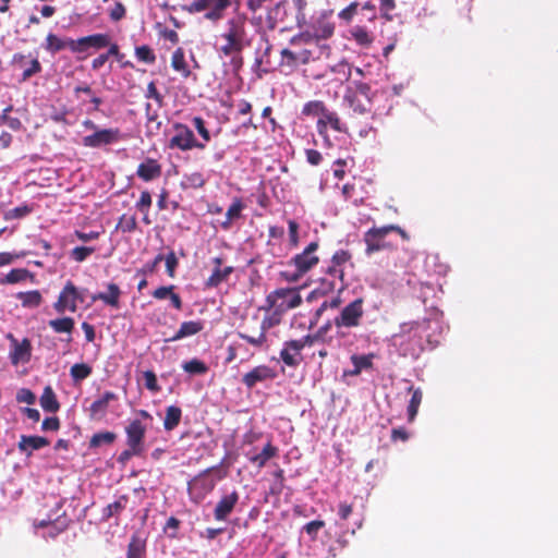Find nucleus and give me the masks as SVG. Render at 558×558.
<instances>
[{
    "label": "nucleus",
    "mask_w": 558,
    "mask_h": 558,
    "mask_svg": "<svg viewBox=\"0 0 558 558\" xmlns=\"http://www.w3.org/2000/svg\"><path fill=\"white\" fill-rule=\"evenodd\" d=\"M85 298L75 284L69 280L59 293V296L53 304V308L62 314L65 311L75 313L77 311V303H84Z\"/></svg>",
    "instance_id": "nucleus-6"
},
{
    "label": "nucleus",
    "mask_w": 558,
    "mask_h": 558,
    "mask_svg": "<svg viewBox=\"0 0 558 558\" xmlns=\"http://www.w3.org/2000/svg\"><path fill=\"white\" fill-rule=\"evenodd\" d=\"M347 92H351L352 94L357 95V97L372 102L371 87L367 83L356 82L354 84V88L349 87Z\"/></svg>",
    "instance_id": "nucleus-57"
},
{
    "label": "nucleus",
    "mask_w": 558,
    "mask_h": 558,
    "mask_svg": "<svg viewBox=\"0 0 558 558\" xmlns=\"http://www.w3.org/2000/svg\"><path fill=\"white\" fill-rule=\"evenodd\" d=\"M122 138L119 129L97 130L90 135L83 137L82 143L85 147L99 148L119 142Z\"/></svg>",
    "instance_id": "nucleus-10"
},
{
    "label": "nucleus",
    "mask_w": 558,
    "mask_h": 558,
    "mask_svg": "<svg viewBox=\"0 0 558 558\" xmlns=\"http://www.w3.org/2000/svg\"><path fill=\"white\" fill-rule=\"evenodd\" d=\"M173 129L175 134L169 141V148H178L182 151L191 150L193 148H205V144L195 138L193 131L187 125L183 123H174Z\"/></svg>",
    "instance_id": "nucleus-7"
},
{
    "label": "nucleus",
    "mask_w": 558,
    "mask_h": 558,
    "mask_svg": "<svg viewBox=\"0 0 558 558\" xmlns=\"http://www.w3.org/2000/svg\"><path fill=\"white\" fill-rule=\"evenodd\" d=\"M192 122L197 133L204 140V142H209L211 140V136L208 129L206 128L204 119L202 117H194Z\"/></svg>",
    "instance_id": "nucleus-60"
},
{
    "label": "nucleus",
    "mask_w": 558,
    "mask_h": 558,
    "mask_svg": "<svg viewBox=\"0 0 558 558\" xmlns=\"http://www.w3.org/2000/svg\"><path fill=\"white\" fill-rule=\"evenodd\" d=\"M146 427L141 421L134 420L125 427L126 444L135 453L143 452V442L145 438Z\"/></svg>",
    "instance_id": "nucleus-12"
},
{
    "label": "nucleus",
    "mask_w": 558,
    "mask_h": 558,
    "mask_svg": "<svg viewBox=\"0 0 558 558\" xmlns=\"http://www.w3.org/2000/svg\"><path fill=\"white\" fill-rule=\"evenodd\" d=\"M110 45V36L104 33H97L76 39V53H83L88 49H102Z\"/></svg>",
    "instance_id": "nucleus-14"
},
{
    "label": "nucleus",
    "mask_w": 558,
    "mask_h": 558,
    "mask_svg": "<svg viewBox=\"0 0 558 558\" xmlns=\"http://www.w3.org/2000/svg\"><path fill=\"white\" fill-rule=\"evenodd\" d=\"M396 9V1L395 0H379V10L381 13V16L386 21H392L393 16L391 15V11Z\"/></svg>",
    "instance_id": "nucleus-61"
},
{
    "label": "nucleus",
    "mask_w": 558,
    "mask_h": 558,
    "mask_svg": "<svg viewBox=\"0 0 558 558\" xmlns=\"http://www.w3.org/2000/svg\"><path fill=\"white\" fill-rule=\"evenodd\" d=\"M245 20L243 17H233L227 22V29L221 34V38L230 44L245 48L248 45Z\"/></svg>",
    "instance_id": "nucleus-9"
},
{
    "label": "nucleus",
    "mask_w": 558,
    "mask_h": 558,
    "mask_svg": "<svg viewBox=\"0 0 558 558\" xmlns=\"http://www.w3.org/2000/svg\"><path fill=\"white\" fill-rule=\"evenodd\" d=\"M117 228L124 233H131L137 228V221L135 215H122L119 219Z\"/></svg>",
    "instance_id": "nucleus-52"
},
{
    "label": "nucleus",
    "mask_w": 558,
    "mask_h": 558,
    "mask_svg": "<svg viewBox=\"0 0 558 558\" xmlns=\"http://www.w3.org/2000/svg\"><path fill=\"white\" fill-rule=\"evenodd\" d=\"M341 304V299L339 296L332 298L330 301L325 300L320 306L315 311L313 318L310 320V328H313L317 325L320 316L327 308H338Z\"/></svg>",
    "instance_id": "nucleus-45"
},
{
    "label": "nucleus",
    "mask_w": 558,
    "mask_h": 558,
    "mask_svg": "<svg viewBox=\"0 0 558 558\" xmlns=\"http://www.w3.org/2000/svg\"><path fill=\"white\" fill-rule=\"evenodd\" d=\"M136 174L145 182L151 181L161 175V166L156 159L147 158L138 165Z\"/></svg>",
    "instance_id": "nucleus-22"
},
{
    "label": "nucleus",
    "mask_w": 558,
    "mask_h": 558,
    "mask_svg": "<svg viewBox=\"0 0 558 558\" xmlns=\"http://www.w3.org/2000/svg\"><path fill=\"white\" fill-rule=\"evenodd\" d=\"M75 44L76 39L61 38L53 33H49L46 36L44 48L51 54H56L64 49H69L71 52L76 53Z\"/></svg>",
    "instance_id": "nucleus-16"
},
{
    "label": "nucleus",
    "mask_w": 558,
    "mask_h": 558,
    "mask_svg": "<svg viewBox=\"0 0 558 558\" xmlns=\"http://www.w3.org/2000/svg\"><path fill=\"white\" fill-rule=\"evenodd\" d=\"M277 454L278 448L268 441L259 453L250 458V461L260 469L265 466L268 460L276 457Z\"/></svg>",
    "instance_id": "nucleus-32"
},
{
    "label": "nucleus",
    "mask_w": 558,
    "mask_h": 558,
    "mask_svg": "<svg viewBox=\"0 0 558 558\" xmlns=\"http://www.w3.org/2000/svg\"><path fill=\"white\" fill-rule=\"evenodd\" d=\"M49 444L50 441L43 436L22 435L17 444V449L20 452L31 457L34 450H39L47 447Z\"/></svg>",
    "instance_id": "nucleus-20"
},
{
    "label": "nucleus",
    "mask_w": 558,
    "mask_h": 558,
    "mask_svg": "<svg viewBox=\"0 0 558 558\" xmlns=\"http://www.w3.org/2000/svg\"><path fill=\"white\" fill-rule=\"evenodd\" d=\"M233 267L228 266L225 268L215 267L213 274L206 281V286L209 288L218 287L222 281L227 280V278L232 274Z\"/></svg>",
    "instance_id": "nucleus-42"
},
{
    "label": "nucleus",
    "mask_w": 558,
    "mask_h": 558,
    "mask_svg": "<svg viewBox=\"0 0 558 558\" xmlns=\"http://www.w3.org/2000/svg\"><path fill=\"white\" fill-rule=\"evenodd\" d=\"M318 248L319 243L317 241H313L303 250V252L296 254L289 262V266L294 267L291 280L298 281L319 263V257L316 254Z\"/></svg>",
    "instance_id": "nucleus-3"
},
{
    "label": "nucleus",
    "mask_w": 558,
    "mask_h": 558,
    "mask_svg": "<svg viewBox=\"0 0 558 558\" xmlns=\"http://www.w3.org/2000/svg\"><path fill=\"white\" fill-rule=\"evenodd\" d=\"M364 300L362 298L355 299L345 305L340 314L333 319V324L338 329V335L342 336V328H355L361 325L364 315Z\"/></svg>",
    "instance_id": "nucleus-5"
},
{
    "label": "nucleus",
    "mask_w": 558,
    "mask_h": 558,
    "mask_svg": "<svg viewBox=\"0 0 558 558\" xmlns=\"http://www.w3.org/2000/svg\"><path fill=\"white\" fill-rule=\"evenodd\" d=\"M301 303L302 298L295 290L281 288L267 295L266 305L262 308L270 311L272 307H278L279 311L284 313L288 310L300 306Z\"/></svg>",
    "instance_id": "nucleus-4"
},
{
    "label": "nucleus",
    "mask_w": 558,
    "mask_h": 558,
    "mask_svg": "<svg viewBox=\"0 0 558 558\" xmlns=\"http://www.w3.org/2000/svg\"><path fill=\"white\" fill-rule=\"evenodd\" d=\"M236 335L256 351H266L269 348L268 337L259 326L257 328L242 327Z\"/></svg>",
    "instance_id": "nucleus-11"
},
{
    "label": "nucleus",
    "mask_w": 558,
    "mask_h": 558,
    "mask_svg": "<svg viewBox=\"0 0 558 558\" xmlns=\"http://www.w3.org/2000/svg\"><path fill=\"white\" fill-rule=\"evenodd\" d=\"M146 555V538L140 532L132 534L128 545L126 558H144Z\"/></svg>",
    "instance_id": "nucleus-28"
},
{
    "label": "nucleus",
    "mask_w": 558,
    "mask_h": 558,
    "mask_svg": "<svg viewBox=\"0 0 558 558\" xmlns=\"http://www.w3.org/2000/svg\"><path fill=\"white\" fill-rule=\"evenodd\" d=\"M272 313L264 316L259 323L260 329L267 335V331L281 323L282 312L278 307H272Z\"/></svg>",
    "instance_id": "nucleus-44"
},
{
    "label": "nucleus",
    "mask_w": 558,
    "mask_h": 558,
    "mask_svg": "<svg viewBox=\"0 0 558 558\" xmlns=\"http://www.w3.org/2000/svg\"><path fill=\"white\" fill-rule=\"evenodd\" d=\"M359 9L360 3L357 1H352L349 5L338 12V19L344 24H350L353 17L357 14Z\"/></svg>",
    "instance_id": "nucleus-50"
},
{
    "label": "nucleus",
    "mask_w": 558,
    "mask_h": 558,
    "mask_svg": "<svg viewBox=\"0 0 558 558\" xmlns=\"http://www.w3.org/2000/svg\"><path fill=\"white\" fill-rule=\"evenodd\" d=\"M204 329V323L202 320H187L183 322L177 332L166 339V342H174L181 339L195 336Z\"/></svg>",
    "instance_id": "nucleus-21"
},
{
    "label": "nucleus",
    "mask_w": 558,
    "mask_h": 558,
    "mask_svg": "<svg viewBox=\"0 0 558 558\" xmlns=\"http://www.w3.org/2000/svg\"><path fill=\"white\" fill-rule=\"evenodd\" d=\"M71 520L68 518L65 513L58 515L56 519L51 520H41L38 522L37 526L39 527H48V535L50 537H56L61 532L65 531L70 525Z\"/></svg>",
    "instance_id": "nucleus-27"
},
{
    "label": "nucleus",
    "mask_w": 558,
    "mask_h": 558,
    "mask_svg": "<svg viewBox=\"0 0 558 558\" xmlns=\"http://www.w3.org/2000/svg\"><path fill=\"white\" fill-rule=\"evenodd\" d=\"M344 100L349 104L350 108H352L354 112L363 114L371 111L372 102H369V100H364L363 98L357 97V95H354L351 92L345 93Z\"/></svg>",
    "instance_id": "nucleus-39"
},
{
    "label": "nucleus",
    "mask_w": 558,
    "mask_h": 558,
    "mask_svg": "<svg viewBox=\"0 0 558 558\" xmlns=\"http://www.w3.org/2000/svg\"><path fill=\"white\" fill-rule=\"evenodd\" d=\"M215 468H209L189 482L187 492L192 501L201 502L215 488V481L208 477V473Z\"/></svg>",
    "instance_id": "nucleus-8"
},
{
    "label": "nucleus",
    "mask_w": 558,
    "mask_h": 558,
    "mask_svg": "<svg viewBox=\"0 0 558 558\" xmlns=\"http://www.w3.org/2000/svg\"><path fill=\"white\" fill-rule=\"evenodd\" d=\"M128 501L129 497L126 495H122L112 504L107 505L102 509V519L107 521L112 517L120 515V513L125 509Z\"/></svg>",
    "instance_id": "nucleus-34"
},
{
    "label": "nucleus",
    "mask_w": 558,
    "mask_h": 558,
    "mask_svg": "<svg viewBox=\"0 0 558 558\" xmlns=\"http://www.w3.org/2000/svg\"><path fill=\"white\" fill-rule=\"evenodd\" d=\"M230 5L231 0H194L190 4L182 5V10L190 14L204 12L206 20L218 22L225 17Z\"/></svg>",
    "instance_id": "nucleus-2"
},
{
    "label": "nucleus",
    "mask_w": 558,
    "mask_h": 558,
    "mask_svg": "<svg viewBox=\"0 0 558 558\" xmlns=\"http://www.w3.org/2000/svg\"><path fill=\"white\" fill-rule=\"evenodd\" d=\"M135 56L140 61L145 62L147 64H151L156 61V56L153 49L147 45L136 47Z\"/></svg>",
    "instance_id": "nucleus-55"
},
{
    "label": "nucleus",
    "mask_w": 558,
    "mask_h": 558,
    "mask_svg": "<svg viewBox=\"0 0 558 558\" xmlns=\"http://www.w3.org/2000/svg\"><path fill=\"white\" fill-rule=\"evenodd\" d=\"M327 107L320 100H313L306 102L302 108V114L306 117H323Z\"/></svg>",
    "instance_id": "nucleus-46"
},
{
    "label": "nucleus",
    "mask_w": 558,
    "mask_h": 558,
    "mask_svg": "<svg viewBox=\"0 0 558 558\" xmlns=\"http://www.w3.org/2000/svg\"><path fill=\"white\" fill-rule=\"evenodd\" d=\"M350 38L355 41L356 45L363 48H368L374 43V35L365 26L354 25L349 31Z\"/></svg>",
    "instance_id": "nucleus-29"
},
{
    "label": "nucleus",
    "mask_w": 558,
    "mask_h": 558,
    "mask_svg": "<svg viewBox=\"0 0 558 558\" xmlns=\"http://www.w3.org/2000/svg\"><path fill=\"white\" fill-rule=\"evenodd\" d=\"M244 204L241 198H235L226 213V220L221 222V228L228 230L232 222L241 217Z\"/></svg>",
    "instance_id": "nucleus-36"
},
{
    "label": "nucleus",
    "mask_w": 558,
    "mask_h": 558,
    "mask_svg": "<svg viewBox=\"0 0 558 558\" xmlns=\"http://www.w3.org/2000/svg\"><path fill=\"white\" fill-rule=\"evenodd\" d=\"M409 391L412 392V397L408 405V418L410 422H412L415 418L418 408L422 403L423 392L420 388H414L413 386L409 387Z\"/></svg>",
    "instance_id": "nucleus-41"
},
{
    "label": "nucleus",
    "mask_w": 558,
    "mask_h": 558,
    "mask_svg": "<svg viewBox=\"0 0 558 558\" xmlns=\"http://www.w3.org/2000/svg\"><path fill=\"white\" fill-rule=\"evenodd\" d=\"M15 296L26 308H36L43 303V295L38 290L19 292Z\"/></svg>",
    "instance_id": "nucleus-33"
},
{
    "label": "nucleus",
    "mask_w": 558,
    "mask_h": 558,
    "mask_svg": "<svg viewBox=\"0 0 558 558\" xmlns=\"http://www.w3.org/2000/svg\"><path fill=\"white\" fill-rule=\"evenodd\" d=\"M32 211V208L27 205L19 206L13 209L8 210L3 218L4 220H13V219H21L25 216H27Z\"/></svg>",
    "instance_id": "nucleus-59"
},
{
    "label": "nucleus",
    "mask_w": 558,
    "mask_h": 558,
    "mask_svg": "<svg viewBox=\"0 0 558 558\" xmlns=\"http://www.w3.org/2000/svg\"><path fill=\"white\" fill-rule=\"evenodd\" d=\"M71 520L68 518L65 513L58 515L56 519L51 520H41L38 522L37 526L39 527H48V535L50 537H56L61 532L65 531L70 525Z\"/></svg>",
    "instance_id": "nucleus-26"
},
{
    "label": "nucleus",
    "mask_w": 558,
    "mask_h": 558,
    "mask_svg": "<svg viewBox=\"0 0 558 558\" xmlns=\"http://www.w3.org/2000/svg\"><path fill=\"white\" fill-rule=\"evenodd\" d=\"M11 338L14 345V349L10 354L12 364L17 365L20 362H28L32 352L31 341L25 338L21 342H19L12 336Z\"/></svg>",
    "instance_id": "nucleus-23"
},
{
    "label": "nucleus",
    "mask_w": 558,
    "mask_h": 558,
    "mask_svg": "<svg viewBox=\"0 0 558 558\" xmlns=\"http://www.w3.org/2000/svg\"><path fill=\"white\" fill-rule=\"evenodd\" d=\"M49 327L57 333H72L75 322L72 317H62L51 319L48 323Z\"/></svg>",
    "instance_id": "nucleus-40"
},
{
    "label": "nucleus",
    "mask_w": 558,
    "mask_h": 558,
    "mask_svg": "<svg viewBox=\"0 0 558 558\" xmlns=\"http://www.w3.org/2000/svg\"><path fill=\"white\" fill-rule=\"evenodd\" d=\"M126 15V9L124 4L120 1H117L114 5L109 10V17L112 22H119L123 20Z\"/></svg>",
    "instance_id": "nucleus-62"
},
{
    "label": "nucleus",
    "mask_w": 558,
    "mask_h": 558,
    "mask_svg": "<svg viewBox=\"0 0 558 558\" xmlns=\"http://www.w3.org/2000/svg\"><path fill=\"white\" fill-rule=\"evenodd\" d=\"M150 206H151V195L148 191H143L141 193L138 202L136 203V208L141 213L147 215Z\"/></svg>",
    "instance_id": "nucleus-63"
},
{
    "label": "nucleus",
    "mask_w": 558,
    "mask_h": 558,
    "mask_svg": "<svg viewBox=\"0 0 558 558\" xmlns=\"http://www.w3.org/2000/svg\"><path fill=\"white\" fill-rule=\"evenodd\" d=\"M95 251V247L92 246H76L71 251L70 256L73 260L82 263L86 260Z\"/></svg>",
    "instance_id": "nucleus-56"
},
{
    "label": "nucleus",
    "mask_w": 558,
    "mask_h": 558,
    "mask_svg": "<svg viewBox=\"0 0 558 558\" xmlns=\"http://www.w3.org/2000/svg\"><path fill=\"white\" fill-rule=\"evenodd\" d=\"M40 407L44 411L54 413L60 409V403L51 386H46L39 399Z\"/></svg>",
    "instance_id": "nucleus-30"
},
{
    "label": "nucleus",
    "mask_w": 558,
    "mask_h": 558,
    "mask_svg": "<svg viewBox=\"0 0 558 558\" xmlns=\"http://www.w3.org/2000/svg\"><path fill=\"white\" fill-rule=\"evenodd\" d=\"M271 0H247V8L252 12L253 16L252 20L254 23L260 25L263 24V17L262 15L256 16V12L260 10L265 3L270 2Z\"/></svg>",
    "instance_id": "nucleus-58"
},
{
    "label": "nucleus",
    "mask_w": 558,
    "mask_h": 558,
    "mask_svg": "<svg viewBox=\"0 0 558 558\" xmlns=\"http://www.w3.org/2000/svg\"><path fill=\"white\" fill-rule=\"evenodd\" d=\"M313 36H316V39H328L335 33V24L328 20L320 19L313 26Z\"/></svg>",
    "instance_id": "nucleus-35"
},
{
    "label": "nucleus",
    "mask_w": 558,
    "mask_h": 558,
    "mask_svg": "<svg viewBox=\"0 0 558 558\" xmlns=\"http://www.w3.org/2000/svg\"><path fill=\"white\" fill-rule=\"evenodd\" d=\"M286 1H279L275 7L267 11L265 24L268 29L274 31L279 21H282L281 9L284 7Z\"/></svg>",
    "instance_id": "nucleus-43"
},
{
    "label": "nucleus",
    "mask_w": 558,
    "mask_h": 558,
    "mask_svg": "<svg viewBox=\"0 0 558 558\" xmlns=\"http://www.w3.org/2000/svg\"><path fill=\"white\" fill-rule=\"evenodd\" d=\"M182 410L177 405H170L166 409V416L163 420V428L171 432L178 427L181 422Z\"/></svg>",
    "instance_id": "nucleus-38"
},
{
    "label": "nucleus",
    "mask_w": 558,
    "mask_h": 558,
    "mask_svg": "<svg viewBox=\"0 0 558 558\" xmlns=\"http://www.w3.org/2000/svg\"><path fill=\"white\" fill-rule=\"evenodd\" d=\"M303 349L304 347L300 339L286 341L280 351V357L286 365L291 367L298 366L302 361L301 351Z\"/></svg>",
    "instance_id": "nucleus-15"
},
{
    "label": "nucleus",
    "mask_w": 558,
    "mask_h": 558,
    "mask_svg": "<svg viewBox=\"0 0 558 558\" xmlns=\"http://www.w3.org/2000/svg\"><path fill=\"white\" fill-rule=\"evenodd\" d=\"M375 357V354L368 353V354H353L351 355L350 360L353 366L357 367L360 371H368L372 369L374 364L373 360Z\"/></svg>",
    "instance_id": "nucleus-47"
},
{
    "label": "nucleus",
    "mask_w": 558,
    "mask_h": 558,
    "mask_svg": "<svg viewBox=\"0 0 558 558\" xmlns=\"http://www.w3.org/2000/svg\"><path fill=\"white\" fill-rule=\"evenodd\" d=\"M239 501V494L233 490L231 494L223 496L216 505L214 517L217 521H225L231 514Z\"/></svg>",
    "instance_id": "nucleus-17"
},
{
    "label": "nucleus",
    "mask_w": 558,
    "mask_h": 558,
    "mask_svg": "<svg viewBox=\"0 0 558 558\" xmlns=\"http://www.w3.org/2000/svg\"><path fill=\"white\" fill-rule=\"evenodd\" d=\"M182 367L186 373L193 375L205 374L208 371L207 365L198 359H192L191 361L185 362Z\"/></svg>",
    "instance_id": "nucleus-53"
},
{
    "label": "nucleus",
    "mask_w": 558,
    "mask_h": 558,
    "mask_svg": "<svg viewBox=\"0 0 558 558\" xmlns=\"http://www.w3.org/2000/svg\"><path fill=\"white\" fill-rule=\"evenodd\" d=\"M121 289L116 283H108L106 292H99L92 296L93 302L101 301L106 305L118 308L120 305Z\"/></svg>",
    "instance_id": "nucleus-24"
},
{
    "label": "nucleus",
    "mask_w": 558,
    "mask_h": 558,
    "mask_svg": "<svg viewBox=\"0 0 558 558\" xmlns=\"http://www.w3.org/2000/svg\"><path fill=\"white\" fill-rule=\"evenodd\" d=\"M364 242L366 244V253L373 254L375 252H378L380 250H384L386 247V244L384 243V239H380V236L375 235L373 240L368 238V231L364 234Z\"/></svg>",
    "instance_id": "nucleus-54"
},
{
    "label": "nucleus",
    "mask_w": 558,
    "mask_h": 558,
    "mask_svg": "<svg viewBox=\"0 0 558 558\" xmlns=\"http://www.w3.org/2000/svg\"><path fill=\"white\" fill-rule=\"evenodd\" d=\"M166 260V270L170 278L175 276V269L179 265V260L173 251H170L169 254L163 258Z\"/></svg>",
    "instance_id": "nucleus-64"
},
{
    "label": "nucleus",
    "mask_w": 558,
    "mask_h": 558,
    "mask_svg": "<svg viewBox=\"0 0 558 558\" xmlns=\"http://www.w3.org/2000/svg\"><path fill=\"white\" fill-rule=\"evenodd\" d=\"M328 126L337 132L347 133V128L341 123L338 114L327 108L323 117H320L317 121L318 133L320 135H326Z\"/></svg>",
    "instance_id": "nucleus-19"
},
{
    "label": "nucleus",
    "mask_w": 558,
    "mask_h": 558,
    "mask_svg": "<svg viewBox=\"0 0 558 558\" xmlns=\"http://www.w3.org/2000/svg\"><path fill=\"white\" fill-rule=\"evenodd\" d=\"M171 66L174 71L179 72L183 78L190 77L191 70L185 61V54L182 48L175 49L172 53Z\"/></svg>",
    "instance_id": "nucleus-31"
},
{
    "label": "nucleus",
    "mask_w": 558,
    "mask_h": 558,
    "mask_svg": "<svg viewBox=\"0 0 558 558\" xmlns=\"http://www.w3.org/2000/svg\"><path fill=\"white\" fill-rule=\"evenodd\" d=\"M206 180L201 172H192L183 177L182 184L185 187L201 189L205 185Z\"/></svg>",
    "instance_id": "nucleus-51"
},
{
    "label": "nucleus",
    "mask_w": 558,
    "mask_h": 558,
    "mask_svg": "<svg viewBox=\"0 0 558 558\" xmlns=\"http://www.w3.org/2000/svg\"><path fill=\"white\" fill-rule=\"evenodd\" d=\"M92 367L85 363H76L70 369L71 377L74 381L86 379L92 374Z\"/></svg>",
    "instance_id": "nucleus-49"
},
{
    "label": "nucleus",
    "mask_w": 558,
    "mask_h": 558,
    "mask_svg": "<svg viewBox=\"0 0 558 558\" xmlns=\"http://www.w3.org/2000/svg\"><path fill=\"white\" fill-rule=\"evenodd\" d=\"M276 377L275 371L267 365H258L243 375L242 383L247 389L254 388L258 383L271 380Z\"/></svg>",
    "instance_id": "nucleus-13"
},
{
    "label": "nucleus",
    "mask_w": 558,
    "mask_h": 558,
    "mask_svg": "<svg viewBox=\"0 0 558 558\" xmlns=\"http://www.w3.org/2000/svg\"><path fill=\"white\" fill-rule=\"evenodd\" d=\"M117 435L113 432L96 433L92 436L89 446L92 448L100 447L101 445H111L114 442Z\"/></svg>",
    "instance_id": "nucleus-48"
},
{
    "label": "nucleus",
    "mask_w": 558,
    "mask_h": 558,
    "mask_svg": "<svg viewBox=\"0 0 558 558\" xmlns=\"http://www.w3.org/2000/svg\"><path fill=\"white\" fill-rule=\"evenodd\" d=\"M175 286H161L155 289L151 293L153 298L156 300H165L169 299L173 308L181 311L183 307V302L181 296L174 292Z\"/></svg>",
    "instance_id": "nucleus-25"
},
{
    "label": "nucleus",
    "mask_w": 558,
    "mask_h": 558,
    "mask_svg": "<svg viewBox=\"0 0 558 558\" xmlns=\"http://www.w3.org/2000/svg\"><path fill=\"white\" fill-rule=\"evenodd\" d=\"M33 279L34 275L26 268H14L11 269L4 278L0 279V284H14L17 282L25 281L26 279Z\"/></svg>",
    "instance_id": "nucleus-37"
},
{
    "label": "nucleus",
    "mask_w": 558,
    "mask_h": 558,
    "mask_svg": "<svg viewBox=\"0 0 558 558\" xmlns=\"http://www.w3.org/2000/svg\"><path fill=\"white\" fill-rule=\"evenodd\" d=\"M118 399V396L112 391H106L100 398L95 400L89 409V417L92 420H102L108 411L109 403Z\"/></svg>",
    "instance_id": "nucleus-18"
},
{
    "label": "nucleus",
    "mask_w": 558,
    "mask_h": 558,
    "mask_svg": "<svg viewBox=\"0 0 558 558\" xmlns=\"http://www.w3.org/2000/svg\"><path fill=\"white\" fill-rule=\"evenodd\" d=\"M352 254L345 250H338L331 256L330 262L323 267L324 276L320 278L318 290L322 293L341 291L345 288L344 269L347 265L353 266L351 263Z\"/></svg>",
    "instance_id": "nucleus-1"
}]
</instances>
